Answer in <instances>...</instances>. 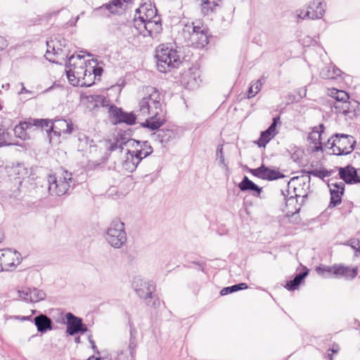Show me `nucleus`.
Returning <instances> with one entry per match:
<instances>
[{"mask_svg":"<svg viewBox=\"0 0 360 360\" xmlns=\"http://www.w3.org/2000/svg\"><path fill=\"white\" fill-rule=\"evenodd\" d=\"M134 22V27L144 37L155 38L162 31L160 18L151 4L145 2L136 10Z\"/></svg>","mask_w":360,"mask_h":360,"instance_id":"f257e3e1","label":"nucleus"},{"mask_svg":"<svg viewBox=\"0 0 360 360\" xmlns=\"http://www.w3.org/2000/svg\"><path fill=\"white\" fill-rule=\"evenodd\" d=\"M66 74L68 81L73 86H91L93 84V76L87 69L84 56L73 54L68 58L66 65Z\"/></svg>","mask_w":360,"mask_h":360,"instance_id":"f03ea898","label":"nucleus"},{"mask_svg":"<svg viewBox=\"0 0 360 360\" xmlns=\"http://www.w3.org/2000/svg\"><path fill=\"white\" fill-rule=\"evenodd\" d=\"M154 96L151 94L148 98H143L139 102V109L131 112H124L122 108L110 104L108 108V113L112 122L114 124L125 123L132 125L135 124L136 120L145 117L149 113V101L153 99L152 97Z\"/></svg>","mask_w":360,"mask_h":360,"instance_id":"7ed1b4c3","label":"nucleus"},{"mask_svg":"<svg viewBox=\"0 0 360 360\" xmlns=\"http://www.w3.org/2000/svg\"><path fill=\"white\" fill-rule=\"evenodd\" d=\"M157 68L161 72H167L178 68L181 60L176 49L171 44H162L155 50Z\"/></svg>","mask_w":360,"mask_h":360,"instance_id":"20e7f679","label":"nucleus"},{"mask_svg":"<svg viewBox=\"0 0 360 360\" xmlns=\"http://www.w3.org/2000/svg\"><path fill=\"white\" fill-rule=\"evenodd\" d=\"M45 186L51 195L61 196L68 193L71 186H75L72 173L63 170L54 175H49Z\"/></svg>","mask_w":360,"mask_h":360,"instance_id":"39448f33","label":"nucleus"},{"mask_svg":"<svg viewBox=\"0 0 360 360\" xmlns=\"http://www.w3.org/2000/svg\"><path fill=\"white\" fill-rule=\"evenodd\" d=\"M356 141L351 135L335 134L328 139L325 147L331 150V154L335 155H346L350 154L354 149Z\"/></svg>","mask_w":360,"mask_h":360,"instance_id":"423d86ee","label":"nucleus"},{"mask_svg":"<svg viewBox=\"0 0 360 360\" xmlns=\"http://www.w3.org/2000/svg\"><path fill=\"white\" fill-rule=\"evenodd\" d=\"M105 239L114 248H121L127 243L125 225L118 219L111 221L105 232Z\"/></svg>","mask_w":360,"mask_h":360,"instance_id":"0eeeda50","label":"nucleus"},{"mask_svg":"<svg viewBox=\"0 0 360 360\" xmlns=\"http://www.w3.org/2000/svg\"><path fill=\"white\" fill-rule=\"evenodd\" d=\"M187 30L190 32V41L196 48H203L209 43L208 35L205 27L200 22H193L191 25H186Z\"/></svg>","mask_w":360,"mask_h":360,"instance_id":"6e6552de","label":"nucleus"},{"mask_svg":"<svg viewBox=\"0 0 360 360\" xmlns=\"http://www.w3.org/2000/svg\"><path fill=\"white\" fill-rule=\"evenodd\" d=\"M136 330L134 327H131L129 330V340L127 347L119 349L117 352V358L115 360H134L136 348L137 347Z\"/></svg>","mask_w":360,"mask_h":360,"instance_id":"1a4fd4ad","label":"nucleus"},{"mask_svg":"<svg viewBox=\"0 0 360 360\" xmlns=\"http://www.w3.org/2000/svg\"><path fill=\"white\" fill-rule=\"evenodd\" d=\"M91 91L82 92L80 95L81 103L86 108L93 110L99 106L110 107V100L101 95L91 94Z\"/></svg>","mask_w":360,"mask_h":360,"instance_id":"9d476101","label":"nucleus"},{"mask_svg":"<svg viewBox=\"0 0 360 360\" xmlns=\"http://www.w3.org/2000/svg\"><path fill=\"white\" fill-rule=\"evenodd\" d=\"M20 255L11 249L0 250V266L2 271H10L20 262Z\"/></svg>","mask_w":360,"mask_h":360,"instance_id":"9b49d317","label":"nucleus"},{"mask_svg":"<svg viewBox=\"0 0 360 360\" xmlns=\"http://www.w3.org/2000/svg\"><path fill=\"white\" fill-rule=\"evenodd\" d=\"M133 286L137 295L146 300L147 304H150L153 294L155 291L154 285L141 278H136L134 281Z\"/></svg>","mask_w":360,"mask_h":360,"instance_id":"f8f14e48","label":"nucleus"},{"mask_svg":"<svg viewBox=\"0 0 360 360\" xmlns=\"http://www.w3.org/2000/svg\"><path fill=\"white\" fill-rule=\"evenodd\" d=\"M66 333L70 335H75L77 333H84L88 330L86 325L83 323L82 319L75 316L72 313L68 312L65 314Z\"/></svg>","mask_w":360,"mask_h":360,"instance_id":"ddd939ff","label":"nucleus"},{"mask_svg":"<svg viewBox=\"0 0 360 360\" xmlns=\"http://www.w3.org/2000/svg\"><path fill=\"white\" fill-rule=\"evenodd\" d=\"M326 7L325 1L313 0L308 4L304 18H308L310 20L321 19L325 15Z\"/></svg>","mask_w":360,"mask_h":360,"instance_id":"4468645a","label":"nucleus"},{"mask_svg":"<svg viewBox=\"0 0 360 360\" xmlns=\"http://www.w3.org/2000/svg\"><path fill=\"white\" fill-rule=\"evenodd\" d=\"M250 172L255 176L269 181L276 180L285 176V175L281 173L279 171L269 169L264 165H262L260 167L256 169H250Z\"/></svg>","mask_w":360,"mask_h":360,"instance_id":"2eb2a0df","label":"nucleus"},{"mask_svg":"<svg viewBox=\"0 0 360 360\" xmlns=\"http://www.w3.org/2000/svg\"><path fill=\"white\" fill-rule=\"evenodd\" d=\"M330 193V202L329 207H335L342 202V195L345 191V183L342 181H330L328 184Z\"/></svg>","mask_w":360,"mask_h":360,"instance_id":"dca6fc26","label":"nucleus"},{"mask_svg":"<svg viewBox=\"0 0 360 360\" xmlns=\"http://www.w3.org/2000/svg\"><path fill=\"white\" fill-rule=\"evenodd\" d=\"M72 124L68 122L65 120H55L49 129H46V132L49 136L53 133L54 135L59 136L63 134H71L72 132Z\"/></svg>","mask_w":360,"mask_h":360,"instance_id":"f3484780","label":"nucleus"},{"mask_svg":"<svg viewBox=\"0 0 360 360\" xmlns=\"http://www.w3.org/2000/svg\"><path fill=\"white\" fill-rule=\"evenodd\" d=\"M130 141L133 142L132 146L135 148V150L131 151V153L139 158V162L150 155L153 151V148L147 141H141L132 139Z\"/></svg>","mask_w":360,"mask_h":360,"instance_id":"a211bd4d","label":"nucleus"},{"mask_svg":"<svg viewBox=\"0 0 360 360\" xmlns=\"http://www.w3.org/2000/svg\"><path fill=\"white\" fill-rule=\"evenodd\" d=\"M19 297L26 302H37L43 300L46 294L37 288H26L18 291Z\"/></svg>","mask_w":360,"mask_h":360,"instance_id":"6ab92c4d","label":"nucleus"},{"mask_svg":"<svg viewBox=\"0 0 360 360\" xmlns=\"http://www.w3.org/2000/svg\"><path fill=\"white\" fill-rule=\"evenodd\" d=\"M339 175L345 183L349 184L360 183V176L357 174V170L351 165L338 169Z\"/></svg>","mask_w":360,"mask_h":360,"instance_id":"aec40b11","label":"nucleus"},{"mask_svg":"<svg viewBox=\"0 0 360 360\" xmlns=\"http://www.w3.org/2000/svg\"><path fill=\"white\" fill-rule=\"evenodd\" d=\"M278 120L279 117H274L273 122L271 124L269 128L261 133V136L257 141V145L259 147H265V146L270 141V140L273 139L277 134L276 126L277 121Z\"/></svg>","mask_w":360,"mask_h":360,"instance_id":"412c9836","label":"nucleus"},{"mask_svg":"<svg viewBox=\"0 0 360 360\" xmlns=\"http://www.w3.org/2000/svg\"><path fill=\"white\" fill-rule=\"evenodd\" d=\"M33 322L36 326L38 332L41 333H45L48 330H51L53 328L52 320L46 315L43 314L35 316L33 319Z\"/></svg>","mask_w":360,"mask_h":360,"instance_id":"4be33fe9","label":"nucleus"},{"mask_svg":"<svg viewBox=\"0 0 360 360\" xmlns=\"http://www.w3.org/2000/svg\"><path fill=\"white\" fill-rule=\"evenodd\" d=\"M330 96L336 101L337 103H342L341 105H335V108H341L344 112L352 110L347 91H330Z\"/></svg>","mask_w":360,"mask_h":360,"instance_id":"5701e85b","label":"nucleus"},{"mask_svg":"<svg viewBox=\"0 0 360 360\" xmlns=\"http://www.w3.org/2000/svg\"><path fill=\"white\" fill-rule=\"evenodd\" d=\"M238 187L241 191H250L255 196L259 197L262 188L259 187L252 181L250 180L248 176H245L242 181L239 184Z\"/></svg>","mask_w":360,"mask_h":360,"instance_id":"b1692460","label":"nucleus"},{"mask_svg":"<svg viewBox=\"0 0 360 360\" xmlns=\"http://www.w3.org/2000/svg\"><path fill=\"white\" fill-rule=\"evenodd\" d=\"M358 274V268L354 267L350 268L349 266H346L341 264H336V267L335 268V276L336 277H343L346 279H352Z\"/></svg>","mask_w":360,"mask_h":360,"instance_id":"393cba45","label":"nucleus"},{"mask_svg":"<svg viewBox=\"0 0 360 360\" xmlns=\"http://www.w3.org/2000/svg\"><path fill=\"white\" fill-rule=\"evenodd\" d=\"M131 1L132 0H112L108 4H103L100 8H105L112 14H119L124 9V4H130Z\"/></svg>","mask_w":360,"mask_h":360,"instance_id":"a878e982","label":"nucleus"},{"mask_svg":"<svg viewBox=\"0 0 360 360\" xmlns=\"http://www.w3.org/2000/svg\"><path fill=\"white\" fill-rule=\"evenodd\" d=\"M139 158L134 155V153L128 151L126 159L122 163V167L128 172H133L140 163Z\"/></svg>","mask_w":360,"mask_h":360,"instance_id":"bb28decb","label":"nucleus"},{"mask_svg":"<svg viewBox=\"0 0 360 360\" xmlns=\"http://www.w3.org/2000/svg\"><path fill=\"white\" fill-rule=\"evenodd\" d=\"M343 75V72L335 65H328L322 68L320 75L323 79H335L338 76Z\"/></svg>","mask_w":360,"mask_h":360,"instance_id":"cd10ccee","label":"nucleus"},{"mask_svg":"<svg viewBox=\"0 0 360 360\" xmlns=\"http://www.w3.org/2000/svg\"><path fill=\"white\" fill-rule=\"evenodd\" d=\"M308 269L305 268L303 271L297 274L292 280L288 281L285 285V288L288 290H295L297 289L304 278L308 275Z\"/></svg>","mask_w":360,"mask_h":360,"instance_id":"c85d7f7f","label":"nucleus"},{"mask_svg":"<svg viewBox=\"0 0 360 360\" xmlns=\"http://www.w3.org/2000/svg\"><path fill=\"white\" fill-rule=\"evenodd\" d=\"M324 130V126L323 124H319L318 127L313 128L312 131L308 135V140L311 141V143L316 145L317 143H320V141L322 140V133Z\"/></svg>","mask_w":360,"mask_h":360,"instance_id":"c756f323","label":"nucleus"},{"mask_svg":"<svg viewBox=\"0 0 360 360\" xmlns=\"http://www.w3.org/2000/svg\"><path fill=\"white\" fill-rule=\"evenodd\" d=\"M31 122V119H30L27 121L20 122L19 124L16 125L13 129V132L15 136L21 139H25L27 135L25 130L32 127V124Z\"/></svg>","mask_w":360,"mask_h":360,"instance_id":"7c9ffc66","label":"nucleus"},{"mask_svg":"<svg viewBox=\"0 0 360 360\" xmlns=\"http://www.w3.org/2000/svg\"><path fill=\"white\" fill-rule=\"evenodd\" d=\"M156 136L161 143H167L175 136L172 129H161L156 133Z\"/></svg>","mask_w":360,"mask_h":360,"instance_id":"2f4dec72","label":"nucleus"},{"mask_svg":"<svg viewBox=\"0 0 360 360\" xmlns=\"http://www.w3.org/2000/svg\"><path fill=\"white\" fill-rule=\"evenodd\" d=\"M163 123V121L160 119L150 117V119H146L144 122L141 123V126L148 128L151 130H156L158 129Z\"/></svg>","mask_w":360,"mask_h":360,"instance_id":"473e14b6","label":"nucleus"},{"mask_svg":"<svg viewBox=\"0 0 360 360\" xmlns=\"http://www.w3.org/2000/svg\"><path fill=\"white\" fill-rule=\"evenodd\" d=\"M46 45H47V50H46V52L45 54V57L46 58V59L52 63H58L56 60V58H55V56H57L59 54L60 50L58 49L57 51H56L52 41H51V42L47 41Z\"/></svg>","mask_w":360,"mask_h":360,"instance_id":"72a5a7b5","label":"nucleus"},{"mask_svg":"<svg viewBox=\"0 0 360 360\" xmlns=\"http://www.w3.org/2000/svg\"><path fill=\"white\" fill-rule=\"evenodd\" d=\"M248 288V285L245 283H240L231 286L226 287L221 289V295H226L229 293H233L240 290H245Z\"/></svg>","mask_w":360,"mask_h":360,"instance_id":"f704fd0d","label":"nucleus"},{"mask_svg":"<svg viewBox=\"0 0 360 360\" xmlns=\"http://www.w3.org/2000/svg\"><path fill=\"white\" fill-rule=\"evenodd\" d=\"M201 11L204 15H208L212 12L214 8L218 5L217 0H202Z\"/></svg>","mask_w":360,"mask_h":360,"instance_id":"c9c22d12","label":"nucleus"},{"mask_svg":"<svg viewBox=\"0 0 360 360\" xmlns=\"http://www.w3.org/2000/svg\"><path fill=\"white\" fill-rule=\"evenodd\" d=\"M13 174L18 179H24L28 175V169L22 164H17L12 168Z\"/></svg>","mask_w":360,"mask_h":360,"instance_id":"e433bc0d","label":"nucleus"},{"mask_svg":"<svg viewBox=\"0 0 360 360\" xmlns=\"http://www.w3.org/2000/svg\"><path fill=\"white\" fill-rule=\"evenodd\" d=\"M336 267V264L329 266H319L316 269V271L318 274L327 278L331 274L335 275V268Z\"/></svg>","mask_w":360,"mask_h":360,"instance_id":"4c0bfd02","label":"nucleus"},{"mask_svg":"<svg viewBox=\"0 0 360 360\" xmlns=\"http://www.w3.org/2000/svg\"><path fill=\"white\" fill-rule=\"evenodd\" d=\"M31 122L32 127L34 126L38 128L44 129L46 131L50 128L51 123H53L46 119H31Z\"/></svg>","mask_w":360,"mask_h":360,"instance_id":"58836bf2","label":"nucleus"},{"mask_svg":"<svg viewBox=\"0 0 360 360\" xmlns=\"http://www.w3.org/2000/svg\"><path fill=\"white\" fill-rule=\"evenodd\" d=\"M307 91H291L288 95L287 104L298 102L302 98L306 96Z\"/></svg>","mask_w":360,"mask_h":360,"instance_id":"ea45409f","label":"nucleus"},{"mask_svg":"<svg viewBox=\"0 0 360 360\" xmlns=\"http://www.w3.org/2000/svg\"><path fill=\"white\" fill-rule=\"evenodd\" d=\"M13 144L11 141V134L8 131L0 133V147Z\"/></svg>","mask_w":360,"mask_h":360,"instance_id":"a19ab883","label":"nucleus"},{"mask_svg":"<svg viewBox=\"0 0 360 360\" xmlns=\"http://www.w3.org/2000/svg\"><path fill=\"white\" fill-rule=\"evenodd\" d=\"M258 91H241L237 97V100L241 101L243 99H249L256 96Z\"/></svg>","mask_w":360,"mask_h":360,"instance_id":"79ce46f5","label":"nucleus"},{"mask_svg":"<svg viewBox=\"0 0 360 360\" xmlns=\"http://www.w3.org/2000/svg\"><path fill=\"white\" fill-rule=\"evenodd\" d=\"M309 174L314 176H317V177L323 179L324 177L329 176L330 175V172H328L326 169H322V170L315 169V170L311 171L309 172Z\"/></svg>","mask_w":360,"mask_h":360,"instance_id":"37998d69","label":"nucleus"},{"mask_svg":"<svg viewBox=\"0 0 360 360\" xmlns=\"http://www.w3.org/2000/svg\"><path fill=\"white\" fill-rule=\"evenodd\" d=\"M89 70H91V75L93 76V84L94 83V79H96V77H100L103 72V68L101 67H91Z\"/></svg>","mask_w":360,"mask_h":360,"instance_id":"c03bdc74","label":"nucleus"},{"mask_svg":"<svg viewBox=\"0 0 360 360\" xmlns=\"http://www.w3.org/2000/svg\"><path fill=\"white\" fill-rule=\"evenodd\" d=\"M217 157L219 160L220 165H223L224 166H226L225 165V160L223 155V148L222 146H219L217 149Z\"/></svg>","mask_w":360,"mask_h":360,"instance_id":"a18cd8bd","label":"nucleus"},{"mask_svg":"<svg viewBox=\"0 0 360 360\" xmlns=\"http://www.w3.org/2000/svg\"><path fill=\"white\" fill-rule=\"evenodd\" d=\"M359 240L358 239H351L349 241L347 242V245H350L352 248L356 252H359L360 253V245H359Z\"/></svg>","mask_w":360,"mask_h":360,"instance_id":"49530a36","label":"nucleus"},{"mask_svg":"<svg viewBox=\"0 0 360 360\" xmlns=\"http://www.w3.org/2000/svg\"><path fill=\"white\" fill-rule=\"evenodd\" d=\"M124 143H124L123 141H120L119 140H117L116 141H115L114 143H112L110 144V146H109V149L111 151L115 150L117 149H120V150H122V148H123L122 146Z\"/></svg>","mask_w":360,"mask_h":360,"instance_id":"de8ad7c7","label":"nucleus"},{"mask_svg":"<svg viewBox=\"0 0 360 360\" xmlns=\"http://www.w3.org/2000/svg\"><path fill=\"white\" fill-rule=\"evenodd\" d=\"M262 87V82L261 79H259L256 81L254 84H252L248 90H252L253 88L255 89V90H260Z\"/></svg>","mask_w":360,"mask_h":360,"instance_id":"09e8293b","label":"nucleus"},{"mask_svg":"<svg viewBox=\"0 0 360 360\" xmlns=\"http://www.w3.org/2000/svg\"><path fill=\"white\" fill-rule=\"evenodd\" d=\"M88 339H89V342L91 344V348L94 350V353H96V354L99 355L100 352H99V351H98V348H97V347L96 345V343H95L94 340L91 338V335H89Z\"/></svg>","mask_w":360,"mask_h":360,"instance_id":"8fccbe9b","label":"nucleus"},{"mask_svg":"<svg viewBox=\"0 0 360 360\" xmlns=\"http://www.w3.org/2000/svg\"><path fill=\"white\" fill-rule=\"evenodd\" d=\"M8 46L7 40L2 36H0V51L4 50Z\"/></svg>","mask_w":360,"mask_h":360,"instance_id":"3c124183","label":"nucleus"},{"mask_svg":"<svg viewBox=\"0 0 360 360\" xmlns=\"http://www.w3.org/2000/svg\"><path fill=\"white\" fill-rule=\"evenodd\" d=\"M78 140L83 146L84 144L87 145L88 141H89V138L87 136H86L85 135H82L79 137Z\"/></svg>","mask_w":360,"mask_h":360,"instance_id":"603ef678","label":"nucleus"},{"mask_svg":"<svg viewBox=\"0 0 360 360\" xmlns=\"http://www.w3.org/2000/svg\"><path fill=\"white\" fill-rule=\"evenodd\" d=\"M306 11H304L303 9H299V10H297L296 11V16L297 18L299 19H307V18H304V13Z\"/></svg>","mask_w":360,"mask_h":360,"instance_id":"864d4df0","label":"nucleus"},{"mask_svg":"<svg viewBox=\"0 0 360 360\" xmlns=\"http://www.w3.org/2000/svg\"><path fill=\"white\" fill-rule=\"evenodd\" d=\"M124 84H125V83H124V80H123V79H119V81H118V82H117V83L116 84V86H117V87H119V88H120V89H122V88H124Z\"/></svg>","mask_w":360,"mask_h":360,"instance_id":"5fc2aeb1","label":"nucleus"},{"mask_svg":"<svg viewBox=\"0 0 360 360\" xmlns=\"http://www.w3.org/2000/svg\"><path fill=\"white\" fill-rule=\"evenodd\" d=\"M339 349H340V347H339V346L338 345H334L333 346V347L331 349H330V350L333 354H337L339 352Z\"/></svg>","mask_w":360,"mask_h":360,"instance_id":"6e6d98bb","label":"nucleus"},{"mask_svg":"<svg viewBox=\"0 0 360 360\" xmlns=\"http://www.w3.org/2000/svg\"><path fill=\"white\" fill-rule=\"evenodd\" d=\"M323 150V146H322V143H321V141L320 143H317L316 145H315L314 150L319 151V150Z\"/></svg>","mask_w":360,"mask_h":360,"instance_id":"4d7b16f0","label":"nucleus"},{"mask_svg":"<svg viewBox=\"0 0 360 360\" xmlns=\"http://www.w3.org/2000/svg\"><path fill=\"white\" fill-rule=\"evenodd\" d=\"M343 79L345 80V82L347 84L349 82L352 81V78L349 75H344Z\"/></svg>","mask_w":360,"mask_h":360,"instance_id":"13d9d810","label":"nucleus"},{"mask_svg":"<svg viewBox=\"0 0 360 360\" xmlns=\"http://www.w3.org/2000/svg\"><path fill=\"white\" fill-rule=\"evenodd\" d=\"M31 319V316H22L20 317V320L22 321H27V320H30Z\"/></svg>","mask_w":360,"mask_h":360,"instance_id":"bf43d9fd","label":"nucleus"},{"mask_svg":"<svg viewBox=\"0 0 360 360\" xmlns=\"http://www.w3.org/2000/svg\"><path fill=\"white\" fill-rule=\"evenodd\" d=\"M57 87H58V85L54 84V85H52L51 86L46 88V90L49 91V90H52L53 88H57Z\"/></svg>","mask_w":360,"mask_h":360,"instance_id":"052dcab7","label":"nucleus"},{"mask_svg":"<svg viewBox=\"0 0 360 360\" xmlns=\"http://www.w3.org/2000/svg\"><path fill=\"white\" fill-rule=\"evenodd\" d=\"M160 304V300H155L152 305L154 306V307H156L157 305H159Z\"/></svg>","mask_w":360,"mask_h":360,"instance_id":"680f3d73","label":"nucleus"},{"mask_svg":"<svg viewBox=\"0 0 360 360\" xmlns=\"http://www.w3.org/2000/svg\"><path fill=\"white\" fill-rule=\"evenodd\" d=\"M294 200V198L292 196L287 200V204L290 203L291 201Z\"/></svg>","mask_w":360,"mask_h":360,"instance_id":"e2e57ef3","label":"nucleus"},{"mask_svg":"<svg viewBox=\"0 0 360 360\" xmlns=\"http://www.w3.org/2000/svg\"><path fill=\"white\" fill-rule=\"evenodd\" d=\"M4 233L0 231V243L4 240Z\"/></svg>","mask_w":360,"mask_h":360,"instance_id":"0e129e2a","label":"nucleus"},{"mask_svg":"<svg viewBox=\"0 0 360 360\" xmlns=\"http://www.w3.org/2000/svg\"><path fill=\"white\" fill-rule=\"evenodd\" d=\"M75 342L76 343H79L80 342V338L79 337L75 338Z\"/></svg>","mask_w":360,"mask_h":360,"instance_id":"69168bd1","label":"nucleus"},{"mask_svg":"<svg viewBox=\"0 0 360 360\" xmlns=\"http://www.w3.org/2000/svg\"><path fill=\"white\" fill-rule=\"evenodd\" d=\"M20 86H21V90H22V91L27 90V89H25V87L24 86V85H23V84H22V83H20Z\"/></svg>","mask_w":360,"mask_h":360,"instance_id":"338daca9","label":"nucleus"},{"mask_svg":"<svg viewBox=\"0 0 360 360\" xmlns=\"http://www.w3.org/2000/svg\"><path fill=\"white\" fill-rule=\"evenodd\" d=\"M86 360H94V356H89Z\"/></svg>","mask_w":360,"mask_h":360,"instance_id":"774afa93","label":"nucleus"}]
</instances>
